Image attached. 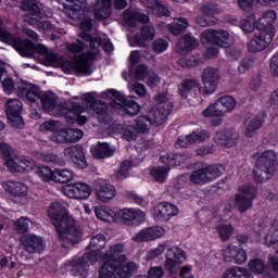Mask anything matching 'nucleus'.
Here are the masks:
<instances>
[{
	"mask_svg": "<svg viewBox=\"0 0 278 278\" xmlns=\"http://www.w3.org/2000/svg\"><path fill=\"white\" fill-rule=\"evenodd\" d=\"M108 241L105 236L99 233L91 238L87 249H91L90 252H86L80 257H74L68 262L70 273L72 277H86L88 267L99 260L102 261V265L99 269V278H131L138 270V265L135 262H127V255L121 254L125 251L123 243H116L111 245L110 249L102 254L101 251L105 249Z\"/></svg>",
	"mask_w": 278,
	"mask_h": 278,
	"instance_id": "obj_1",
	"label": "nucleus"
},
{
	"mask_svg": "<svg viewBox=\"0 0 278 278\" xmlns=\"http://www.w3.org/2000/svg\"><path fill=\"white\" fill-rule=\"evenodd\" d=\"M48 216L58 231L63 249H71V247L81 242L84 232L77 228L75 220L68 217V211L64 204L52 202L48 208Z\"/></svg>",
	"mask_w": 278,
	"mask_h": 278,
	"instance_id": "obj_2",
	"label": "nucleus"
},
{
	"mask_svg": "<svg viewBox=\"0 0 278 278\" xmlns=\"http://www.w3.org/2000/svg\"><path fill=\"white\" fill-rule=\"evenodd\" d=\"M275 21H277V12L269 10L263 14L257 21L254 37L248 43V51L250 53H260L266 49L273 38H275Z\"/></svg>",
	"mask_w": 278,
	"mask_h": 278,
	"instance_id": "obj_3",
	"label": "nucleus"
},
{
	"mask_svg": "<svg viewBox=\"0 0 278 278\" xmlns=\"http://www.w3.org/2000/svg\"><path fill=\"white\" fill-rule=\"evenodd\" d=\"M277 153L273 150H266L257 157L253 168V179L256 184H266L273 179L277 170Z\"/></svg>",
	"mask_w": 278,
	"mask_h": 278,
	"instance_id": "obj_4",
	"label": "nucleus"
},
{
	"mask_svg": "<svg viewBox=\"0 0 278 278\" xmlns=\"http://www.w3.org/2000/svg\"><path fill=\"white\" fill-rule=\"evenodd\" d=\"M203 40L207 42V45H215V47H222L226 50V55L230 60H238L240 55H242V51L238 48H229L233 45V37L229 35V31L218 29V30H210L206 29L201 34Z\"/></svg>",
	"mask_w": 278,
	"mask_h": 278,
	"instance_id": "obj_5",
	"label": "nucleus"
},
{
	"mask_svg": "<svg viewBox=\"0 0 278 278\" xmlns=\"http://www.w3.org/2000/svg\"><path fill=\"white\" fill-rule=\"evenodd\" d=\"M260 188L253 184H245L239 187V193L235 195V207L240 214H247L253 208V201L257 199Z\"/></svg>",
	"mask_w": 278,
	"mask_h": 278,
	"instance_id": "obj_6",
	"label": "nucleus"
},
{
	"mask_svg": "<svg viewBox=\"0 0 278 278\" xmlns=\"http://www.w3.org/2000/svg\"><path fill=\"white\" fill-rule=\"evenodd\" d=\"M105 97L109 99H115L112 100L111 105L113 108H121V110H124L127 116L134 117L138 116L140 114V104L136 102V100H129L121 91L116 89H109L104 92Z\"/></svg>",
	"mask_w": 278,
	"mask_h": 278,
	"instance_id": "obj_7",
	"label": "nucleus"
},
{
	"mask_svg": "<svg viewBox=\"0 0 278 278\" xmlns=\"http://www.w3.org/2000/svg\"><path fill=\"white\" fill-rule=\"evenodd\" d=\"M220 168H223V166L206 165L202 168L195 169L191 173L189 181L194 186H205L206 184H211V181L222 177L223 170H220Z\"/></svg>",
	"mask_w": 278,
	"mask_h": 278,
	"instance_id": "obj_8",
	"label": "nucleus"
},
{
	"mask_svg": "<svg viewBox=\"0 0 278 278\" xmlns=\"http://www.w3.org/2000/svg\"><path fill=\"white\" fill-rule=\"evenodd\" d=\"M23 102L18 99H9L5 103V114L9 125L14 129H23L25 121H23Z\"/></svg>",
	"mask_w": 278,
	"mask_h": 278,
	"instance_id": "obj_9",
	"label": "nucleus"
},
{
	"mask_svg": "<svg viewBox=\"0 0 278 278\" xmlns=\"http://www.w3.org/2000/svg\"><path fill=\"white\" fill-rule=\"evenodd\" d=\"M63 155L74 168H78V170L88 168V160L86 159V152H84V146L79 143L70 146L64 149Z\"/></svg>",
	"mask_w": 278,
	"mask_h": 278,
	"instance_id": "obj_10",
	"label": "nucleus"
},
{
	"mask_svg": "<svg viewBox=\"0 0 278 278\" xmlns=\"http://www.w3.org/2000/svg\"><path fill=\"white\" fill-rule=\"evenodd\" d=\"M186 260H188L186 251L177 245H174L166 251L164 263L165 269L173 275V273H175Z\"/></svg>",
	"mask_w": 278,
	"mask_h": 278,
	"instance_id": "obj_11",
	"label": "nucleus"
},
{
	"mask_svg": "<svg viewBox=\"0 0 278 278\" xmlns=\"http://www.w3.org/2000/svg\"><path fill=\"white\" fill-rule=\"evenodd\" d=\"M20 8L23 12H27V14L24 15V22L29 25H36L45 17V13H42L38 0H22Z\"/></svg>",
	"mask_w": 278,
	"mask_h": 278,
	"instance_id": "obj_12",
	"label": "nucleus"
},
{
	"mask_svg": "<svg viewBox=\"0 0 278 278\" xmlns=\"http://www.w3.org/2000/svg\"><path fill=\"white\" fill-rule=\"evenodd\" d=\"M147 214L140 208H119L115 212V223H122L123 225H134V220L137 223H144Z\"/></svg>",
	"mask_w": 278,
	"mask_h": 278,
	"instance_id": "obj_13",
	"label": "nucleus"
},
{
	"mask_svg": "<svg viewBox=\"0 0 278 278\" xmlns=\"http://www.w3.org/2000/svg\"><path fill=\"white\" fill-rule=\"evenodd\" d=\"M239 140L240 135L233 128L217 130L214 137V142L224 149H233V147L238 146Z\"/></svg>",
	"mask_w": 278,
	"mask_h": 278,
	"instance_id": "obj_14",
	"label": "nucleus"
},
{
	"mask_svg": "<svg viewBox=\"0 0 278 278\" xmlns=\"http://www.w3.org/2000/svg\"><path fill=\"white\" fill-rule=\"evenodd\" d=\"M20 241L24 251L30 255H40L47 247L45 239L37 235H24Z\"/></svg>",
	"mask_w": 278,
	"mask_h": 278,
	"instance_id": "obj_15",
	"label": "nucleus"
},
{
	"mask_svg": "<svg viewBox=\"0 0 278 278\" xmlns=\"http://www.w3.org/2000/svg\"><path fill=\"white\" fill-rule=\"evenodd\" d=\"M174 108L175 105L173 104V102H168L163 106H156L155 109L150 111L147 115L149 125H153L154 127H161V125H164L168 116H170V112H173Z\"/></svg>",
	"mask_w": 278,
	"mask_h": 278,
	"instance_id": "obj_16",
	"label": "nucleus"
},
{
	"mask_svg": "<svg viewBox=\"0 0 278 278\" xmlns=\"http://www.w3.org/2000/svg\"><path fill=\"white\" fill-rule=\"evenodd\" d=\"M65 197L68 199L86 200L90 199L92 194V187L86 182L78 181L76 184H68L64 188Z\"/></svg>",
	"mask_w": 278,
	"mask_h": 278,
	"instance_id": "obj_17",
	"label": "nucleus"
},
{
	"mask_svg": "<svg viewBox=\"0 0 278 278\" xmlns=\"http://www.w3.org/2000/svg\"><path fill=\"white\" fill-rule=\"evenodd\" d=\"M179 214V207L170 202H160L154 207V218L161 223H167Z\"/></svg>",
	"mask_w": 278,
	"mask_h": 278,
	"instance_id": "obj_18",
	"label": "nucleus"
},
{
	"mask_svg": "<svg viewBox=\"0 0 278 278\" xmlns=\"http://www.w3.org/2000/svg\"><path fill=\"white\" fill-rule=\"evenodd\" d=\"M166 230L162 226L147 227L138 231L134 237V242H153L162 238Z\"/></svg>",
	"mask_w": 278,
	"mask_h": 278,
	"instance_id": "obj_19",
	"label": "nucleus"
},
{
	"mask_svg": "<svg viewBox=\"0 0 278 278\" xmlns=\"http://www.w3.org/2000/svg\"><path fill=\"white\" fill-rule=\"evenodd\" d=\"M219 79H220V75L218 73V68L206 67L202 74L204 92L206 94H214V92H216V89L218 88Z\"/></svg>",
	"mask_w": 278,
	"mask_h": 278,
	"instance_id": "obj_20",
	"label": "nucleus"
},
{
	"mask_svg": "<svg viewBox=\"0 0 278 278\" xmlns=\"http://www.w3.org/2000/svg\"><path fill=\"white\" fill-rule=\"evenodd\" d=\"M210 130L205 129H198L193 130L191 134L187 135L184 139L178 138L177 144L179 147H182V149H187V147H190L192 144H201V142H205L206 140H210Z\"/></svg>",
	"mask_w": 278,
	"mask_h": 278,
	"instance_id": "obj_21",
	"label": "nucleus"
},
{
	"mask_svg": "<svg viewBox=\"0 0 278 278\" xmlns=\"http://www.w3.org/2000/svg\"><path fill=\"white\" fill-rule=\"evenodd\" d=\"M155 38V27L143 25L140 28V35H135L134 42L137 47H147V42H151Z\"/></svg>",
	"mask_w": 278,
	"mask_h": 278,
	"instance_id": "obj_22",
	"label": "nucleus"
},
{
	"mask_svg": "<svg viewBox=\"0 0 278 278\" xmlns=\"http://www.w3.org/2000/svg\"><path fill=\"white\" fill-rule=\"evenodd\" d=\"M13 48L22 58H34V41L21 38L13 41Z\"/></svg>",
	"mask_w": 278,
	"mask_h": 278,
	"instance_id": "obj_23",
	"label": "nucleus"
},
{
	"mask_svg": "<svg viewBox=\"0 0 278 278\" xmlns=\"http://www.w3.org/2000/svg\"><path fill=\"white\" fill-rule=\"evenodd\" d=\"M84 138V130L77 128H67L60 130L58 140L60 142H79Z\"/></svg>",
	"mask_w": 278,
	"mask_h": 278,
	"instance_id": "obj_24",
	"label": "nucleus"
},
{
	"mask_svg": "<svg viewBox=\"0 0 278 278\" xmlns=\"http://www.w3.org/2000/svg\"><path fill=\"white\" fill-rule=\"evenodd\" d=\"M268 114L266 112L258 113L254 118L251 119L250 124L245 128V137L253 138L257 130L262 129V125L266 123Z\"/></svg>",
	"mask_w": 278,
	"mask_h": 278,
	"instance_id": "obj_25",
	"label": "nucleus"
},
{
	"mask_svg": "<svg viewBox=\"0 0 278 278\" xmlns=\"http://www.w3.org/2000/svg\"><path fill=\"white\" fill-rule=\"evenodd\" d=\"M228 257L229 262H233V264L238 265L244 264L247 260H249V255L247 254V251H244V248H242L241 244L229 245Z\"/></svg>",
	"mask_w": 278,
	"mask_h": 278,
	"instance_id": "obj_26",
	"label": "nucleus"
},
{
	"mask_svg": "<svg viewBox=\"0 0 278 278\" xmlns=\"http://www.w3.org/2000/svg\"><path fill=\"white\" fill-rule=\"evenodd\" d=\"M91 154L96 160H105L114 155V149L110 147V143L98 142L97 146L90 148Z\"/></svg>",
	"mask_w": 278,
	"mask_h": 278,
	"instance_id": "obj_27",
	"label": "nucleus"
},
{
	"mask_svg": "<svg viewBox=\"0 0 278 278\" xmlns=\"http://www.w3.org/2000/svg\"><path fill=\"white\" fill-rule=\"evenodd\" d=\"M3 188L9 194H12V197H27V186L21 181H14V180H8Z\"/></svg>",
	"mask_w": 278,
	"mask_h": 278,
	"instance_id": "obj_28",
	"label": "nucleus"
},
{
	"mask_svg": "<svg viewBox=\"0 0 278 278\" xmlns=\"http://www.w3.org/2000/svg\"><path fill=\"white\" fill-rule=\"evenodd\" d=\"M197 47H199V40L190 34L182 36L177 42V49H179L180 53H190Z\"/></svg>",
	"mask_w": 278,
	"mask_h": 278,
	"instance_id": "obj_29",
	"label": "nucleus"
},
{
	"mask_svg": "<svg viewBox=\"0 0 278 278\" xmlns=\"http://www.w3.org/2000/svg\"><path fill=\"white\" fill-rule=\"evenodd\" d=\"M237 103L236 98L231 96H222L216 101V105L219 109V112H222V116H225L228 112H233Z\"/></svg>",
	"mask_w": 278,
	"mask_h": 278,
	"instance_id": "obj_30",
	"label": "nucleus"
},
{
	"mask_svg": "<svg viewBox=\"0 0 278 278\" xmlns=\"http://www.w3.org/2000/svg\"><path fill=\"white\" fill-rule=\"evenodd\" d=\"M96 194L102 203H110L116 197V188L111 184H104L97 189Z\"/></svg>",
	"mask_w": 278,
	"mask_h": 278,
	"instance_id": "obj_31",
	"label": "nucleus"
},
{
	"mask_svg": "<svg viewBox=\"0 0 278 278\" xmlns=\"http://www.w3.org/2000/svg\"><path fill=\"white\" fill-rule=\"evenodd\" d=\"M34 168H36V161L30 157H22L14 162L10 170L12 173H28V170H34Z\"/></svg>",
	"mask_w": 278,
	"mask_h": 278,
	"instance_id": "obj_32",
	"label": "nucleus"
},
{
	"mask_svg": "<svg viewBox=\"0 0 278 278\" xmlns=\"http://www.w3.org/2000/svg\"><path fill=\"white\" fill-rule=\"evenodd\" d=\"M197 88H199V80L194 78H187L178 86V94L181 99H188L190 92H192V90H197Z\"/></svg>",
	"mask_w": 278,
	"mask_h": 278,
	"instance_id": "obj_33",
	"label": "nucleus"
},
{
	"mask_svg": "<svg viewBox=\"0 0 278 278\" xmlns=\"http://www.w3.org/2000/svg\"><path fill=\"white\" fill-rule=\"evenodd\" d=\"M186 156L178 153H166L165 155L160 156V162L165 164V168H170L172 166H181Z\"/></svg>",
	"mask_w": 278,
	"mask_h": 278,
	"instance_id": "obj_34",
	"label": "nucleus"
},
{
	"mask_svg": "<svg viewBox=\"0 0 278 278\" xmlns=\"http://www.w3.org/2000/svg\"><path fill=\"white\" fill-rule=\"evenodd\" d=\"M94 214L96 217L99 220H102L103 223H114L115 222V215L116 212H114L112 208L108 207V206H97L94 208Z\"/></svg>",
	"mask_w": 278,
	"mask_h": 278,
	"instance_id": "obj_35",
	"label": "nucleus"
},
{
	"mask_svg": "<svg viewBox=\"0 0 278 278\" xmlns=\"http://www.w3.org/2000/svg\"><path fill=\"white\" fill-rule=\"evenodd\" d=\"M14 149L12 146L8 144L7 142H0V155L2 160H4L5 166L11 169L14 166Z\"/></svg>",
	"mask_w": 278,
	"mask_h": 278,
	"instance_id": "obj_36",
	"label": "nucleus"
},
{
	"mask_svg": "<svg viewBox=\"0 0 278 278\" xmlns=\"http://www.w3.org/2000/svg\"><path fill=\"white\" fill-rule=\"evenodd\" d=\"M252 274L248 268L232 266L225 270L222 278H251Z\"/></svg>",
	"mask_w": 278,
	"mask_h": 278,
	"instance_id": "obj_37",
	"label": "nucleus"
},
{
	"mask_svg": "<svg viewBox=\"0 0 278 278\" xmlns=\"http://www.w3.org/2000/svg\"><path fill=\"white\" fill-rule=\"evenodd\" d=\"M41 92L42 91L37 85H31L29 89H27V87H18V94L22 97H26L27 101H29L30 103H36V98L41 99ZM31 94L36 98H31Z\"/></svg>",
	"mask_w": 278,
	"mask_h": 278,
	"instance_id": "obj_38",
	"label": "nucleus"
},
{
	"mask_svg": "<svg viewBox=\"0 0 278 278\" xmlns=\"http://www.w3.org/2000/svg\"><path fill=\"white\" fill-rule=\"evenodd\" d=\"M170 172L169 167L166 166H153L150 169L151 177L154 178V181L157 184H165V181L168 179V173Z\"/></svg>",
	"mask_w": 278,
	"mask_h": 278,
	"instance_id": "obj_39",
	"label": "nucleus"
},
{
	"mask_svg": "<svg viewBox=\"0 0 278 278\" xmlns=\"http://www.w3.org/2000/svg\"><path fill=\"white\" fill-rule=\"evenodd\" d=\"M75 173L68 168H54V182L55 184H68L73 181Z\"/></svg>",
	"mask_w": 278,
	"mask_h": 278,
	"instance_id": "obj_40",
	"label": "nucleus"
},
{
	"mask_svg": "<svg viewBox=\"0 0 278 278\" xmlns=\"http://www.w3.org/2000/svg\"><path fill=\"white\" fill-rule=\"evenodd\" d=\"M188 18L186 17H180L177 21L172 22L168 24L167 28L173 36H181L186 29H188Z\"/></svg>",
	"mask_w": 278,
	"mask_h": 278,
	"instance_id": "obj_41",
	"label": "nucleus"
},
{
	"mask_svg": "<svg viewBox=\"0 0 278 278\" xmlns=\"http://www.w3.org/2000/svg\"><path fill=\"white\" fill-rule=\"evenodd\" d=\"M248 268L249 271L253 273L254 275H265V273L268 270V265H266L264 260L256 257L249 261Z\"/></svg>",
	"mask_w": 278,
	"mask_h": 278,
	"instance_id": "obj_42",
	"label": "nucleus"
},
{
	"mask_svg": "<svg viewBox=\"0 0 278 278\" xmlns=\"http://www.w3.org/2000/svg\"><path fill=\"white\" fill-rule=\"evenodd\" d=\"M147 5L159 18H162V16H170V10L157 0H147Z\"/></svg>",
	"mask_w": 278,
	"mask_h": 278,
	"instance_id": "obj_43",
	"label": "nucleus"
},
{
	"mask_svg": "<svg viewBox=\"0 0 278 278\" xmlns=\"http://www.w3.org/2000/svg\"><path fill=\"white\" fill-rule=\"evenodd\" d=\"M74 18H79V29L80 34H90L92 31L93 23L92 16L88 15L86 11L80 15H74Z\"/></svg>",
	"mask_w": 278,
	"mask_h": 278,
	"instance_id": "obj_44",
	"label": "nucleus"
},
{
	"mask_svg": "<svg viewBox=\"0 0 278 278\" xmlns=\"http://www.w3.org/2000/svg\"><path fill=\"white\" fill-rule=\"evenodd\" d=\"M112 16V0H102V7L94 11L97 21H105Z\"/></svg>",
	"mask_w": 278,
	"mask_h": 278,
	"instance_id": "obj_45",
	"label": "nucleus"
},
{
	"mask_svg": "<svg viewBox=\"0 0 278 278\" xmlns=\"http://www.w3.org/2000/svg\"><path fill=\"white\" fill-rule=\"evenodd\" d=\"M40 101L46 112H53L58 108V96L55 93H43Z\"/></svg>",
	"mask_w": 278,
	"mask_h": 278,
	"instance_id": "obj_46",
	"label": "nucleus"
},
{
	"mask_svg": "<svg viewBox=\"0 0 278 278\" xmlns=\"http://www.w3.org/2000/svg\"><path fill=\"white\" fill-rule=\"evenodd\" d=\"M79 38L85 42H89V47L92 51H99L101 45H103V39H101V37H93L90 33H79Z\"/></svg>",
	"mask_w": 278,
	"mask_h": 278,
	"instance_id": "obj_47",
	"label": "nucleus"
},
{
	"mask_svg": "<svg viewBox=\"0 0 278 278\" xmlns=\"http://www.w3.org/2000/svg\"><path fill=\"white\" fill-rule=\"evenodd\" d=\"M91 110L97 114L99 123H108V104L103 101H98Z\"/></svg>",
	"mask_w": 278,
	"mask_h": 278,
	"instance_id": "obj_48",
	"label": "nucleus"
},
{
	"mask_svg": "<svg viewBox=\"0 0 278 278\" xmlns=\"http://www.w3.org/2000/svg\"><path fill=\"white\" fill-rule=\"evenodd\" d=\"M37 175L46 184L49 181H55V169H51L49 166H40L37 168Z\"/></svg>",
	"mask_w": 278,
	"mask_h": 278,
	"instance_id": "obj_49",
	"label": "nucleus"
},
{
	"mask_svg": "<svg viewBox=\"0 0 278 278\" xmlns=\"http://www.w3.org/2000/svg\"><path fill=\"white\" fill-rule=\"evenodd\" d=\"M216 231L219 236V238L227 242L231 236H233L235 228L231 224H222L216 227Z\"/></svg>",
	"mask_w": 278,
	"mask_h": 278,
	"instance_id": "obj_50",
	"label": "nucleus"
},
{
	"mask_svg": "<svg viewBox=\"0 0 278 278\" xmlns=\"http://www.w3.org/2000/svg\"><path fill=\"white\" fill-rule=\"evenodd\" d=\"M241 29L244 34H253L257 29V21H255V14H250L241 23Z\"/></svg>",
	"mask_w": 278,
	"mask_h": 278,
	"instance_id": "obj_51",
	"label": "nucleus"
},
{
	"mask_svg": "<svg viewBox=\"0 0 278 278\" xmlns=\"http://www.w3.org/2000/svg\"><path fill=\"white\" fill-rule=\"evenodd\" d=\"M200 12L204 16H210L211 18H214V15L218 14V4L216 2H205L201 5Z\"/></svg>",
	"mask_w": 278,
	"mask_h": 278,
	"instance_id": "obj_52",
	"label": "nucleus"
},
{
	"mask_svg": "<svg viewBox=\"0 0 278 278\" xmlns=\"http://www.w3.org/2000/svg\"><path fill=\"white\" fill-rule=\"evenodd\" d=\"M34 55H36V53L38 55H45L46 60L49 62H53V60H55V54H53V52H49V48H47V46H43L42 43H34Z\"/></svg>",
	"mask_w": 278,
	"mask_h": 278,
	"instance_id": "obj_53",
	"label": "nucleus"
},
{
	"mask_svg": "<svg viewBox=\"0 0 278 278\" xmlns=\"http://www.w3.org/2000/svg\"><path fill=\"white\" fill-rule=\"evenodd\" d=\"M202 115L204 118H220L223 116V112H220V109L218 108V104L213 103L210 104L203 112Z\"/></svg>",
	"mask_w": 278,
	"mask_h": 278,
	"instance_id": "obj_54",
	"label": "nucleus"
},
{
	"mask_svg": "<svg viewBox=\"0 0 278 278\" xmlns=\"http://www.w3.org/2000/svg\"><path fill=\"white\" fill-rule=\"evenodd\" d=\"M166 251V243H160L157 248L150 249L146 254L147 262H153V260H157L160 255H162Z\"/></svg>",
	"mask_w": 278,
	"mask_h": 278,
	"instance_id": "obj_55",
	"label": "nucleus"
},
{
	"mask_svg": "<svg viewBox=\"0 0 278 278\" xmlns=\"http://www.w3.org/2000/svg\"><path fill=\"white\" fill-rule=\"evenodd\" d=\"M149 125L151 124H149L148 115H140L136 121L135 128L139 134H148Z\"/></svg>",
	"mask_w": 278,
	"mask_h": 278,
	"instance_id": "obj_56",
	"label": "nucleus"
},
{
	"mask_svg": "<svg viewBox=\"0 0 278 278\" xmlns=\"http://www.w3.org/2000/svg\"><path fill=\"white\" fill-rule=\"evenodd\" d=\"M123 18L128 27H136V23H138V11L126 9L123 13Z\"/></svg>",
	"mask_w": 278,
	"mask_h": 278,
	"instance_id": "obj_57",
	"label": "nucleus"
},
{
	"mask_svg": "<svg viewBox=\"0 0 278 278\" xmlns=\"http://www.w3.org/2000/svg\"><path fill=\"white\" fill-rule=\"evenodd\" d=\"M72 5V12L74 16H81L85 12V8L88 5V0H68Z\"/></svg>",
	"mask_w": 278,
	"mask_h": 278,
	"instance_id": "obj_58",
	"label": "nucleus"
},
{
	"mask_svg": "<svg viewBox=\"0 0 278 278\" xmlns=\"http://www.w3.org/2000/svg\"><path fill=\"white\" fill-rule=\"evenodd\" d=\"M138 130L135 128V126H127L125 130L122 131L124 140H127V142H134L135 140H138Z\"/></svg>",
	"mask_w": 278,
	"mask_h": 278,
	"instance_id": "obj_59",
	"label": "nucleus"
},
{
	"mask_svg": "<svg viewBox=\"0 0 278 278\" xmlns=\"http://www.w3.org/2000/svg\"><path fill=\"white\" fill-rule=\"evenodd\" d=\"M255 63V59L253 58H244L240 61L238 66L239 75H244L248 71H251V67Z\"/></svg>",
	"mask_w": 278,
	"mask_h": 278,
	"instance_id": "obj_60",
	"label": "nucleus"
},
{
	"mask_svg": "<svg viewBox=\"0 0 278 278\" xmlns=\"http://www.w3.org/2000/svg\"><path fill=\"white\" fill-rule=\"evenodd\" d=\"M45 161L48 164H52V166H66V161L62 159V156H59L53 153L46 154Z\"/></svg>",
	"mask_w": 278,
	"mask_h": 278,
	"instance_id": "obj_61",
	"label": "nucleus"
},
{
	"mask_svg": "<svg viewBox=\"0 0 278 278\" xmlns=\"http://www.w3.org/2000/svg\"><path fill=\"white\" fill-rule=\"evenodd\" d=\"M29 223H31V220L25 217L17 219L15 222V229L17 233H27V231H29Z\"/></svg>",
	"mask_w": 278,
	"mask_h": 278,
	"instance_id": "obj_62",
	"label": "nucleus"
},
{
	"mask_svg": "<svg viewBox=\"0 0 278 278\" xmlns=\"http://www.w3.org/2000/svg\"><path fill=\"white\" fill-rule=\"evenodd\" d=\"M75 73H77V75H85L86 77H90V75H92V70L90 68V64L77 61Z\"/></svg>",
	"mask_w": 278,
	"mask_h": 278,
	"instance_id": "obj_63",
	"label": "nucleus"
},
{
	"mask_svg": "<svg viewBox=\"0 0 278 278\" xmlns=\"http://www.w3.org/2000/svg\"><path fill=\"white\" fill-rule=\"evenodd\" d=\"M154 53L160 54L168 50V42L165 39H155L152 43Z\"/></svg>",
	"mask_w": 278,
	"mask_h": 278,
	"instance_id": "obj_64",
	"label": "nucleus"
}]
</instances>
